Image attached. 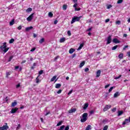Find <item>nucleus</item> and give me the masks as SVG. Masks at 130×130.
I'll return each instance as SVG.
<instances>
[{"label": "nucleus", "mask_w": 130, "mask_h": 130, "mask_svg": "<svg viewBox=\"0 0 130 130\" xmlns=\"http://www.w3.org/2000/svg\"><path fill=\"white\" fill-rule=\"evenodd\" d=\"M111 8H112V5H109L107 6V9H110Z\"/></svg>", "instance_id": "37998d69"}, {"label": "nucleus", "mask_w": 130, "mask_h": 130, "mask_svg": "<svg viewBox=\"0 0 130 130\" xmlns=\"http://www.w3.org/2000/svg\"><path fill=\"white\" fill-rule=\"evenodd\" d=\"M72 93H73V89L71 90L69 93H68V95H71V94H72Z\"/></svg>", "instance_id": "864d4df0"}, {"label": "nucleus", "mask_w": 130, "mask_h": 130, "mask_svg": "<svg viewBox=\"0 0 130 130\" xmlns=\"http://www.w3.org/2000/svg\"><path fill=\"white\" fill-rule=\"evenodd\" d=\"M118 57H119V58H120V59L123 58V53H120V54L118 55Z\"/></svg>", "instance_id": "393cba45"}, {"label": "nucleus", "mask_w": 130, "mask_h": 130, "mask_svg": "<svg viewBox=\"0 0 130 130\" xmlns=\"http://www.w3.org/2000/svg\"><path fill=\"white\" fill-rule=\"evenodd\" d=\"M101 74V70H98L96 72V78H99L100 77V75Z\"/></svg>", "instance_id": "ddd939ff"}, {"label": "nucleus", "mask_w": 130, "mask_h": 130, "mask_svg": "<svg viewBox=\"0 0 130 130\" xmlns=\"http://www.w3.org/2000/svg\"><path fill=\"white\" fill-rule=\"evenodd\" d=\"M30 12H32V8H28L26 10V13H30Z\"/></svg>", "instance_id": "c756f323"}, {"label": "nucleus", "mask_w": 130, "mask_h": 130, "mask_svg": "<svg viewBox=\"0 0 130 130\" xmlns=\"http://www.w3.org/2000/svg\"><path fill=\"white\" fill-rule=\"evenodd\" d=\"M14 41H15V40L14 39H11L10 41H9V43L10 44H12L14 43Z\"/></svg>", "instance_id": "f704fd0d"}, {"label": "nucleus", "mask_w": 130, "mask_h": 130, "mask_svg": "<svg viewBox=\"0 0 130 130\" xmlns=\"http://www.w3.org/2000/svg\"><path fill=\"white\" fill-rule=\"evenodd\" d=\"M95 112V111L94 110H91L89 112L90 114H93V113H94Z\"/></svg>", "instance_id": "3c124183"}, {"label": "nucleus", "mask_w": 130, "mask_h": 130, "mask_svg": "<svg viewBox=\"0 0 130 130\" xmlns=\"http://www.w3.org/2000/svg\"><path fill=\"white\" fill-rule=\"evenodd\" d=\"M109 86H110L109 84H108V85H106L105 86V89H107V88H108V87H109Z\"/></svg>", "instance_id": "e2e57ef3"}, {"label": "nucleus", "mask_w": 130, "mask_h": 130, "mask_svg": "<svg viewBox=\"0 0 130 130\" xmlns=\"http://www.w3.org/2000/svg\"><path fill=\"white\" fill-rule=\"evenodd\" d=\"M127 55L129 57H130V52H127Z\"/></svg>", "instance_id": "774afa93"}, {"label": "nucleus", "mask_w": 130, "mask_h": 130, "mask_svg": "<svg viewBox=\"0 0 130 130\" xmlns=\"http://www.w3.org/2000/svg\"><path fill=\"white\" fill-rule=\"evenodd\" d=\"M84 46V44H81L80 45L79 48H78L77 50H81L82 49V48Z\"/></svg>", "instance_id": "5701e85b"}, {"label": "nucleus", "mask_w": 130, "mask_h": 130, "mask_svg": "<svg viewBox=\"0 0 130 130\" xmlns=\"http://www.w3.org/2000/svg\"><path fill=\"white\" fill-rule=\"evenodd\" d=\"M18 110L19 109L18 108H13L11 109L10 113L12 114L14 113H16V112H17V111H18Z\"/></svg>", "instance_id": "1a4fd4ad"}, {"label": "nucleus", "mask_w": 130, "mask_h": 130, "mask_svg": "<svg viewBox=\"0 0 130 130\" xmlns=\"http://www.w3.org/2000/svg\"><path fill=\"white\" fill-rule=\"evenodd\" d=\"M80 118L81 122H85V121H87L88 119V113H83V114H82V117H80Z\"/></svg>", "instance_id": "f257e3e1"}, {"label": "nucleus", "mask_w": 130, "mask_h": 130, "mask_svg": "<svg viewBox=\"0 0 130 130\" xmlns=\"http://www.w3.org/2000/svg\"><path fill=\"white\" fill-rule=\"evenodd\" d=\"M35 50H36V48H32L31 50L30 51L31 52H33V51H35Z\"/></svg>", "instance_id": "49530a36"}, {"label": "nucleus", "mask_w": 130, "mask_h": 130, "mask_svg": "<svg viewBox=\"0 0 130 130\" xmlns=\"http://www.w3.org/2000/svg\"><path fill=\"white\" fill-rule=\"evenodd\" d=\"M120 94L118 91L116 92V93H114V98H117V97H118Z\"/></svg>", "instance_id": "4468645a"}, {"label": "nucleus", "mask_w": 130, "mask_h": 130, "mask_svg": "<svg viewBox=\"0 0 130 130\" xmlns=\"http://www.w3.org/2000/svg\"><path fill=\"white\" fill-rule=\"evenodd\" d=\"M112 111L113 112H115V111H116V108H113L112 110Z\"/></svg>", "instance_id": "8fccbe9b"}, {"label": "nucleus", "mask_w": 130, "mask_h": 130, "mask_svg": "<svg viewBox=\"0 0 130 130\" xmlns=\"http://www.w3.org/2000/svg\"><path fill=\"white\" fill-rule=\"evenodd\" d=\"M61 89H59L57 92V94H60V93H61Z\"/></svg>", "instance_id": "13d9d810"}, {"label": "nucleus", "mask_w": 130, "mask_h": 130, "mask_svg": "<svg viewBox=\"0 0 130 130\" xmlns=\"http://www.w3.org/2000/svg\"><path fill=\"white\" fill-rule=\"evenodd\" d=\"M123 2V0H118L117 4H121Z\"/></svg>", "instance_id": "4c0bfd02"}, {"label": "nucleus", "mask_w": 130, "mask_h": 130, "mask_svg": "<svg viewBox=\"0 0 130 130\" xmlns=\"http://www.w3.org/2000/svg\"><path fill=\"white\" fill-rule=\"evenodd\" d=\"M121 78V75H120L119 76H118V77H116L115 78V80H118V79H119V78Z\"/></svg>", "instance_id": "c9c22d12"}, {"label": "nucleus", "mask_w": 130, "mask_h": 130, "mask_svg": "<svg viewBox=\"0 0 130 130\" xmlns=\"http://www.w3.org/2000/svg\"><path fill=\"white\" fill-rule=\"evenodd\" d=\"M92 30V27H90L88 29L86 30L87 32H89V31H91Z\"/></svg>", "instance_id": "6e6d98bb"}, {"label": "nucleus", "mask_w": 130, "mask_h": 130, "mask_svg": "<svg viewBox=\"0 0 130 130\" xmlns=\"http://www.w3.org/2000/svg\"><path fill=\"white\" fill-rule=\"evenodd\" d=\"M11 75V72H7L6 73V78H9V76Z\"/></svg>", "instance_id": "473e14b6"}, {"label": "nucleus", "mask_w": 130, "mask_h": 130, "mask_svg": "<svg viewBox=\"0 0 130 130\" xmlns=\"http://www.w3.org/2000/svg\"><path fill=\"white\" fill-rule=\"evenodd\" d=\"M117 47H118V46L116 45L112 48V50H115V49H117Z\"/></svg>", "instance_id": "7c9ffc66"}, {"label": "nucleus", "mask_w": 130, "mask_h": 130, "mask_svg": "<svg viewBox=\"0 0 130 130\" xmlns=\"http://www.w3.org/2000/svg\"><path fill=\"white\" fill-rule=\"evenodd\" d=\"M63 128H64V125H62L60 127V128L58 130H63Z\"/></svg>", "instance_id": "e433bc0d"}, {"label": "nucleus", "mask_w": 130, "mask_h": 130, "mask_svg": "<svg viewBox=\"0 0 130 130\" xmlns=\"http://www.w3.org/2000/svg\"><path fill=\"white\" fill-rule=\"evenodd\" d=\"M67 34H68V36H71V35H72V34L71 33V31L70 30H68V31Z\"/></svg>", "instance_id": "ea45409f"}, {"label": "nucleus", "mask_w": 130, "mask_h": 130, "mask_svg": "<svg viewBox=\"0 0 130 130\" xmlns=\"http://www.w3.org/2000/svg\"><path fill=\"white\" fill-rule=\"evenodd\" d=\"M122 114H123V111H118V116H120V115H122Z\"/></svg>", "instance_id": "a211bd4d"}, {"label": "nucleus", "mask_w": 130, "mask_h": 130, "mask_svg": "<svg viewBox=\"0 0 130 130\" xmlns=\"http://www.w3.org/2000/svg\"><path fill=\"white\" fill-rule=\"evenodd\" d=\"M111 43V36H109L107 39V45Z\"/></svg>", "instance_id": "9d476101"}, {"label": "nucleus", "mask_w": 130, "mask_h": 130, "mask_svg": "<svg viewBox=\"0 0 130 130\" xmlns=\"http://www.w3.org/2000/svg\"><path fill=\"white\" fill-rule=\"evenodd\" d=\"M113 42L114 43H120V41H119V40L116 38L113 39Z\"/></svg>", "instance_id": "f8f14e48"}, {"label": "nucleus", "mask_w": 130, "mask_h": 130, "mask_svg": "<svg viewBox=\"0 0 130 130\" xmlns=\"http://www.w3.org/2000/svg\"><path fill=\"white\" fill-rule=\"evenodd\" d=\"M78 6V3H75L74 6L73 7H74L75 9L77 8V6Z\"/></svg>", "instance_id": "a18cd8bd"}, {"label": "nucleus", "mask_w": 130, "mask_h": 130, "mask_svg": "<svg viewBox=\"0 0 130 130\" xmlns=\"http://www.w3.org/2000/svg\"><path fill=\"white\" fill-rule=\"evenodd\" d=\"M110 21V20L109 19H107L105 20V23H108Z\"/></svg>", "instance_id": "bf43d9fd"}, {"label": "nucleus", "mask_w": 130, "mask_h": 130, "mask_svg": "<svg viewBox=\"0 0 130 130\" xmlns=\"http://www.w3.org/2000/svg\"><path fill=\"white\" fill-rule=\"evenodd\" d=\"M74 51H75V49L71 48L69 50V53H70V54H72V53H73Z\"/></svg>", "instance_id": "a878e982"}, {"label": "nucleus", "mask_w": 130, "mask_h": 130, "mask_svg": "<svg viewBox=\"0 0 130 130\" xmlns=\"http://www.w3.org/2000/svg\"><path fill=\"white\" fill-rule=\"evenodd\" d=\"M19 68H20V66H16L15 67V70H18V69H19Z\"/></svg>", "instance_id": "0e129e2a"}, {"label": "nucleus", "mask_w": 130, "mask_h": 130, "mask_svg": "<svg viewBox=\"0 0 130 130\" xmlns=\"http://www.w3.org/2000/svg\"><path fill=\"white\" fill-rule=\"evenodd\" d=\"M39 42L40 44H42V43L44 42V38H42Z\"/></svg>", "instance_id": "c85d7f7f"}, {"label": "nucleus", "mask_w": 130, "mask_h": 130, "mask_svg": "<svg viewBox=\"0 0 130 130\" xmlns=\"http://www.w3.org/2000/svg\"><path fill=\"white\" fill-rule=\"evenodd\" d=\"M81 18H83V16H80L79 17L74 16L72 18V20L71 21V24H74V23H75V22H79L80 21V20H81Z\"/></svg>", "instance_id": "7ed1b4c3"}, {"label": "nucleus", "mask_w": 130, "mask_h": 130, "mask_svg": "<svg viewBox=\"0 0 130 130\" xmlns=\"http://www.w3.org/2000/svg\"><path fill=\"white\" fill-rule=\"evenodd\" d=\"M12 59H13V56H11L9 57V59H8V61H9V62L11 61V60H12Z\"/></svg>", "instance_id": "79ce46f5"}, {"label": "nucleus", "mask_w": 130, "mask_h": 130, "mask_svg": "<svg viewBox=\"0 0 130 130\" xmlns=\"http://www.w3.org/2000/svg\"><path fill=\"white\" fill-rule=\"evenodd\" d=\"M18 30H21L22 29V26L20 25L17 27Z\"/></svg>", "instance_id": "603ef678"}, {"label": "nucleus", "mask_w": 130, "mask_h": 130, "mask_svg": "<svg viewBox=\"0 0 130 130\" xmlns=\"http://www.w3.org/2000/svg\"><path fill=\"white\" fill-rule=\"evenodd\" d=\"M60 87H61V84H59V83L56 84L55 85V88L56 89H59V88H60Z\"/></svg>", "instance_id": "dca6fc26"}, {"label": "nucleus", "mask_w": 130, "mask_h": 130, "mask_svg": "<svg viewBox=\"0 0 130 130\" xmlns=\"http://www.w3.org/2000/svg\"><path fill=\"white\" fill-rule=\"evenodd\" d=\"M88 106H89V104L88 103H86L84 104V107H83V109H87Z\"/></svg>", "instance_id": "aec40b11"}, {"label": "nucleus", "mask_w": 130, "mask_h": 130, "mask_svg": "<svg viewBox=\"0 0 130 130\" xmlns=\"http://www.w3.org/2000/svg\"><path fill=\"white\" fill-rule=\"evenodd\" d=\"M108 129V126L105 125L103 128V130H107Z\"/></svg>", "instance_id": "58836bf2"}, {"label": "nucleus", "mask_w": 130, "mask_h": 130, "mask_svg": "<svg viewBox=\"0 0 130 130\" xmlns=\"http://www.w3.org/2000/svg\"><path fill=\"white\" fill-rule=\"evenodd\" d=\"M62 123V121H59L56 125V126H59V125H61V124Z\"/></svg>", "instance_id": "72a5a7b5"}, {"label": "nucleus", "mask_w": 130, "mask_h": 130, "mask_svg": "<svg viewBox=\"0 0 130 130\" xmlns=\"http://www.w3.org/2000/svg\"><path fill=\"white\" fill-rule=\"evenodd\" d=\"M55 81V82H56L57 81V79H56V76H53L51 79V82H53Z\"/></svg>", "instance_id": "2eb2a0df"}, {"label": "nucleus", "mask_w": 130, "mask_h": 130, "mask_svg": "<svg viewBox=\"0 0 130 130\" xmlns=\"http://www.w3.org/2000/svg\"><path fill=\"white\" fill-rule=\"evenodd\" d=\"M48 16H49V17H50L51 18V17H53V14H52V13H51V12H49Z\"/></svg>", "instance_id": "2f4dec72"}, {"label": "nucleus", "mask_w": 130, "mask_h": 130, "mask_svg": "<svg viewBox=\"0 0 130 130\" xmlns=\"http://www.w3.org/2000/svg\"><path fill=\"white\" fill-rule=\"evenodd\" d=\"M0 48L3 51L4 53H6L8 52V50H9V48H7V43L6 42L3 43V46H1Z\"/></svg>", "instance_id": "f03ea898"}, {"label": "nucleus", "mask_w": 130, "mask_h": 130, "mask_svg": "<svg viewBox=\"0 0 130 130\" xmlns=\"http://www.w3.org/2000/svg\"><path fill=\"white\" fill-rule=\"evenodd\" d=\"M112 90H113V87H111L109 89V92L110 93V92H111Z\"/></svg>", "instance_id": "a19ab883"}, {"label": "nucleus", "mask_w": 130, "mask_h": 130, "mask_svg": "<svg viewBox=\"0 0 130 130\" xmlns=\"http://www.w3.org/2000/svg\"><path fill=\"white\" fill-rule=\"evenodd\" d=\"M130 123V116L128 118L125 119L124 121L122 122V125L123 127H125V125H128Z\"/></svg>", "instance_id": "20e7f679"}, {"label": "nucleus", "mask_w": 130, "mask_h": 130, "mask_svg": "<svg viewBox=\"0 0 130 130\" xmlns=\"http://www.w3.org/2000/svg\"><path fill=\"white\" fill-rule=\"evenodd\" d=\"M17 105V102H14L13 103H12L11 106L12 107H15Z\"/></svg>", "instance_id": "bb28decb"}, {"label": "nucleus", "mask_w": 130, "mask_h": 130, "mask_svg": "<svg viewBox=\"0 0 130 130\" xmlns=\"http://www.w3.org/2000/svg\"><path fill=\"white\" fill-rule=\"evenodd\" d=\"M111 108V105H106L104 108L103 111H107L108 109H110Z\"/></svg>", "instance_id": "0eeeda50"}, {"label": "nucleus", "mask_w": 130, "mask_h": 130, "mask_svg": "<svg viewBox=\"0 0 130 130\" xmlns=\"http://www.w3.org/2000/svg\"><path fill=\"white\" fill-rule=\"evenodd\" d=\"M9 129V126H8V123H6L5 125H3L2 127H0V130H8Z\"/></svg>", "instance_id": "423d86ee"}, {"label": "nucleus", "mask_w": 130, "mask_h": 130, "mask_svg": "<svg viewBox=\"0 0 130 130\" xmlns=\"http://www.w3.org/2000/svg\"><path fill=\"white\" fill-rule=\"evenodd\" d=\"M84 72H89V68H86L84 70Z\"/></svg>", "instance_id": "052dcab7"}, {"label": "nucleus", "mask_w": 130, "mask_h": 130, "mask_svg": "<svg viewBox=\"0 0 130 130\" xmlns=\"http://www.w3.org/2000/svg\"><path fill=\"white\" fill-rule=\"evenodd\" d=\"M116 24H117V25H120V21L118 20L116 22Z\"/></svg>", "instance_id": "de8ad7c7"}, {"label": "nucleus", "mask_w": 130, "mask_h": 130, "mask_svg": "<svg viewBox=\"0 0 130 130\" xmlns=\"http://www.w3.org/2000/svg\"><path fill=\"white\" fill-rule=\"evenodd\" d=\"M15 24V19H12L11 21L10 22V25L13 26Z\"/></svg>", "instance_id": "6ab92c4d"}, {"label": "nucleus", "mask_w": 130, "mask_h": 130, "mask_svg": "<svg viewBox=\"0 0 130 130\" xmlns=\"http://www.w3.org/2000/svg\"><path fill=\"white\" fill-rule=\"evenodd\" d=\"M57 20H55L54 22V25H56V24H57Z\"/></svg>", "instance_id": "69168bd1"}, {"label": "nucleus", "mask_w": 130, "mask_h": 130, "mask_svg": "<svg viewBox=\"0 0 130 130\" xmlns=\"http://www.w3.org/2000/svg\"><path fill=\"white\" fill-rule=\"evenodd\" d=\"M66 41V38H63L60 39V43H62L63 42H64Z\"/></svg>", "instance_id": "412c9836"}, {"label": "nucleus", "mask_w": 130, "mask_h": 130, "mask_svg": "<svg viewBox=\"0 0 130 130\" xmlns=\"http://www.w3.org/2000/svg\"><path fill=\"white\" fill-rule=\"evenodd\" d=\"M20 127H21V125L20 124H18L17 127H16V129H20Z\"/></svg>", "instance_id": "c03bdc74"}, {"label": "nucleus", "mask_w": 130, "mask_h": 130, "mask_svg": "<svg viewBox=\"0 0 130 130\" xmlns=\"http://www.w3.org/2000/svg\"><path fill=\"white\" fill-rule=\"evenodd\" d=\"M43 74V70H41L39 72V75L36 78V83L38 84V83H40L41 82V79H40V75H42Z\"/></svg>", "instance_id": "39448f33"}, {"label": "nucleus", "mask_w": 130, "mask_h": 130, "mask_svg": "<svg viewBox=\"0 0 130 130\" xmlns=\"http://www.w3.org/2000/svg\"><path fill=\"white\" fill-rule=\"evenodd\" d=\"M91 128V125H88L85 128V130H90Z\"/></svg>", "instance_id": "b1692460"}, {"label": "nucleus", "mask_w": 130, "mask_h": 130, "mask_svg": "<svg viewBox=\"0 0 130 130\" xmlns=\"http://www.w3.org/2000/svg\"><path fill=\"white\" fill-rule=\"evenodd\" d=\"M127 47H128V46L126 45V46H125L123 48V50H125V49L126 48H127Z\"/></svg>", "instance_id": "680f3d73"}, {"label": "nucleus", "mask_w": 130, "mask_h": 130, "mask_svg": "<svg viewBox=\"0 0 130 130\" xmlns=\"http://www.w3.org/2000/svg\"><path fill=\"white\" fill-rule=\"evenodd\" d=\"M75 11H81V8H75Z\"/></svg>", "instance_id": "09e8293b"}, {"label": "nucleus", "mask_w": 130, "mask_h": 130, "mask_svg": "<svg viewBox=\"0 0 130 130\" xmlns=\"http://www.w3.org/2000/svg\"><path fill=\"white\" fill-rule=\"evenodd\" d=\"M21 86V84L20 83L18 84L17 85H16V88H19V87Z\"/></svg>", "instance_id": "5fc2aeb1"}, {"label": "nucleus", "mask_w": 130, "mask_h": 130, "mask_svg": "<svg viewBox=\"0 0 130 130\" xmlns=\"http://www.w3.org/2000/svg\"><path fill=\"white\" fill-rule=\"evenodd\" d=\"M58 58V56H56V57H55V58H54V60L55 61H56V60H57V59Z\"/></svg>", "instance_id": "338daca9"}, {"label": "nucleus", "mask_w": 130, "mask_h": 130, "mask_svg": "<svg viewBox=\"0 0 130 130\" xmlns=\"http://www.w3.org/2000/svg\"><path fill=\"white\" fill-rule=\"evenodd\" d=\"M76 111H77V109H76V108H71L69 111V113H73L74 112H76Z\"/></svg>", "instance_id": "9b49d317"}, {"label": "nucleus", "mask_w": 130, "mask_h": 130, "mask_svg": "<svg viewBox=\"0 0 130 130\" xmlns=\"http://www.w3.org/2000/svg\"><path fill=\"white\" fill-rule=\"evenodd\" d=\"M34 17V13H32L27 18L26 20L28 22H30L32 21L33 18Z\"/></svg>", "instance_id": "6e6552de"}, {"label": "nucleus", "mask_w": 130, "mask_h": 130, "mask_svg": "<svg viewBox=\"0 0 130 130\" xmlns=\"http://www.w3.org/2000/svg\"><path fill=\"white\" fill-rule=\"evenodd\" d=\"M85 66V61H83L81 63H80L79 65V68H82Z\"/></svg>", "instance_id": "4be33fe9"}, {"label": "nucleus", "mask_w": 130, "mask_h": 130, "mask_svg": "<svg viewBox=\"0 0 130 130\" xmlns=\"http://www.w3.org/2000/svg\"><path fill=\"white\" fill-rule=\"evenodd\" d=\"M67 8H68L67 5H63L62 9H63V11L67 10Z\"/></svg>", "instance_id": "cd10ccee"}, {"label": "nucleus", "mask_w": 130, "mask_h": 130, "mask_svg": "<svg viewBox=\"0 0 130 130\" xmlns=\"http://www.w3.org/2000/svg\"><path fill=\"white\" fill-rule=\"evenodd\" d=\"M70 129V127L69 126H67L65 127L64 130H69Z\"/></svg>", "instance_id": "4d7b16f0"}, {"label": "nucleus", "mask_w": 130, "mask_h": 130, "mask_svg": "<svg viewBox=\"0 0 130 130\" xmlns=\"http://www.w3.org/2000/svg\"><path fill=\"white\" fill-rule=\"evenodd\" d=\"M33 29V27L32 26L28 27L25 28V31H30V30Z\"/></svg>", "instance_id": "f3484780"}]
</instances>
